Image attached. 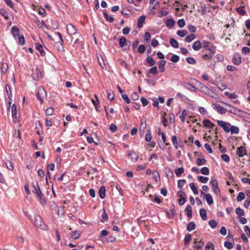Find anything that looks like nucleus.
<instances>
[{"mask_svg": "<svg viewBox=\"0 0 250 250\" xmlns=\"http://www.w3.org/2000/svg\"><path fill=\"white\" fill-rule=\"evenodd\" d=\"M5 90H6V93L7 94L8 98L9 99L8 103H9V106H10L11 104H12V98H11L12 92H11L10 86L9 84L6 85ZM10 109V107H9L8 109Z\"/></svg>", "mask_w": 250, "mask_h": 250, "instance_id": "9b49d317", "label": "nucleus"}, {"mask_svg": "<svg viewBox=\"0 0 250 250\" xmlns=\"http://www.w3.org/2000/svg\"><path fill=\"white\" fill-rule=\"evenodd\" d=\"M216 52L214 51H209L208 53H206V54H204L202 55V58L204 60H210L214 55L215 54Z\"/></svg>", "mask_w": 250, "mask_h": 250, "instance_id": "2eb2a0df", "label": "nucleus"}, {"mask_svg": "<svg viewBox=\"0 0 250 250\" xmlns=\"http://www.w3.org/2000/svg\"><path fill=\"white\" fill-rule=\"evenodd\" d=\"M187 211V215L188 217L191 218L192 217V208L190 205L187 207L186 208Z\"/></svg>", "mask_w": 250, "mask_h": 250, "instance_id": "37998d69", "label": "nucleus"}, {"mask_svg": "<svg viewBox=\"0 0 250 250\" xmlns=\"http://www.w3.org/2000/svg\"><path fill=\"white\" fill-rule=\"evenodd\" d=\"M197 179L201 183H207L208 181V178L207 177H204L202 176H199L197 177Z\"/></svg>", "mask_w": 250, "mask_h": 250, "instance_id": "4c0bfd02", "label": "nucleus"}, {"mask_svg": "<svg viewBox=\"0 0 250 250\" xmlns=\"http://www.w3.org/2000/svg\"><path fill=\"white\" fill-rule=\"evenodd\" d=\"M12 116L14 123H17L18 121L19 117L17 116V106L15 104H13L11 107Z\"/></svg>", "mask_w": 250, "mask_h": 250, "instance_id": "0eeeda50", "label": "nucleus"}, {"mask_svg": "<svg viewBox=\"0 0 250 250\" xmlns=\"http://www.w3.org/2000/svg\"><path fill=\"white\" fill-rule=\"evenodd\" d=\"M32 187L33 188V192L34 194H36L37 192H38V190H41L37 183H32Z\"/></svg>", "mask_w": 250, "mask_h": 250, "instance_id": "052dcab7", "label": "nucleus"}, {"mask_svg": "<svg viewBox=\"0 0 250 250\" xmlns=\"http://www.w3.org/2000/svg\"><path fill=\"white\" fill-rule=\"evenodd\" d=\"M184 168L183 167L178 168L175 169V173L177 177H179L181 176V174L184 173Z\"/></svg>", "mask_w": 250, "mask_h": 250, "instance_id": "a19ab883", "label": "nucleus"}, {"mask_svg": "<svg viewBox=\"0 0 250 250\" xmlns=\"http://www.w3.org/2000/svg\"><path fill=\"white\" fill-rule=\"evenodd\" d=\"M99 195L101 199H104L105 196V188L104 186L100 188L99 190Z\"/></svg>", "mask_w": 250, "mask_h": 250, "instance_id": "5701e85b", "label": "nucleus"}, {"mask_svg": "<svg viewBox=\"0 0 250 250\" xmlns=\"http://www.w3.org/2000/svg\"><path fill=\"white\" fill-rule=\"evenodd\" d=\"M201 195L204 196V198H205V199L206 200V201L208 205H210L213 203V200L210 194H206L203 191H201Z\"/></svg>", "mask_w": 250, "mask_h": 250, "instance_id": "423d86ee", "label": "nucleus"}, {"mask_svg": "<svg viewBox=\"0 0 250 250\" xmlns=\"http://www.w3.org/2000/svg\"><path fill=\"white\" fill-rule=\"evenodd\" d=\"M207 162L205 159L198 158L196 160V164L198 166H202L205 165Z\"/></svg>", "mask_w": 250, "mask_h": 250, "instance_id": "a18cd8bd", "label": "nucleus"}, {"mask_svg": "<svg viewBox=\"0 0 250 250\" xmlns=\"http://www.w3.org/2000/svg\"><path fill=\"white\" fill-rule=\"evenodd\" d=\"M210 184L212 187L214 193L217 195H219L220 194V190L218 188V184L217 180L213 177L211 178L210 181Z\"/></svg>", "mask_w": 250, "mask_h": 250, "instance_id": "20e7f679", "label": "nucleus"}, {"mask_svg": "<svg viewBox=\"0 0 250 250\" xmlns=\"http://www.w3.org/2000/svg\"><path fill=\"white\" fill-rule=\"evenodd\" d=\"M186 181L185 180H178V183H177L178 187L179 188L181 189L183 188L184 185L185 184H186Z\"/></svg>", "mask_w": 250, "mask_h": 250, "instance_id": "69168bd1", "label": "nucleus"}, {"mask_svg": "<svg viewBox=\"0 0 250 250\" xmlns=\"http://www.w3.org/2000/svg\"><path fill=\"white\" fill-rule=\"evenodd\" d=\"M223 104H225V105H227V106H228L230 109H228L227 110V111H228V112L231 113H232L233 114H236L239 111V109L234 106H232L231 105H230V104L226 103H223Z\"/></svg>", "mask_w": 250, "mask_h": 250, "instance_id": "dca6fc26", "label": "nucleus"}, {"mask_svg": "<svg viewBox=\"0 0 250 250\" xmlns=\"http://www.w3.org/2000/svg\"><path fill=\"white\" fill-rule=\"evenodd\" d=\"M66 29L67 33L70 35H73L76 33L77 28L72 24H68L66 25Z\"/></svg>", "mask_w": 250, "mask_h": 250, "instance_id": "6e6552de", "label": "nucleus"}, {"mask_svg": "<svg viewBox=\"0 0 250 250\" xmlns=\"http://www.w3.org/2000/svg\"><path fill=\"white\" fill-rule=\"evenodd\" d=\"M245 198V195L244 192H240L237 197V201L238 202H240L244 200Z\"/></svg>", "mask_w": 250, "mask_h": 250, "instance_id": "3c124183", "label": "nucleus"}, {"mask_svg": "<svg viewBox=\"0 0 250 250\" xmlns=\"http://www.w3.org/2000/svg\"><path fill=\"white\" fill-rule=\"evenodd\" d=\"M171 140L174 147L176 149H178V142L177 140V137L175 135L172 136Z\"/></svg>", "mask_w": 250, "mask_h": 250, "instance_id": "49530a36", "label": "nucleus"}, {"mask_svg": "<svg viewBox=\"0 0 250 250\" xmlns=\"http://www.w3.org/2000/svg\"><path fill=\"white\" fill-rule=\"evenodd\" d=\"M237 12L240 15L244 16L246 14L244 6H240L236 9Z\"/></svg>", "mask_w": 250, "mask_h": 250, "instance_id": "393cba45", "label": "nucleus"}, {"mask_svg": "<svg viewBox=\"0 0 250 250\" xmlns=\"http://www.w3.org/2000/svg\"><path fill=\"white\" fill-rule=\"evenodd\" d=\"M146 18V17L144 15H142L139 18L137 24V26L139 28H141L143 27V23L145 22Z\"/></svg>", "mask_w": 250, "mask_h": 250, "instance_id": "f3484780", "label": "nucleus"}, {"mask_svg": "<svg viewBox=\"0 0 250 250\" xmlns=\"http://www.w3.org/2000/svg\"><path fill=\"white\" fill-rule=\"evenodd\" d=\"M166 213L167 214V217L169 218H172L174 216V214L175 213V210L174 209H170V212H169L168 211H166Z\"/></svg>", "mask_w": 250, "mask_h": 250, "instance_id": "8fccbe9b", "label": "nucleus"}, {"mask_svg": "<svg viewBox=\"0 0 250 250\" xmlns=\"http://www.w3.org/2000/svg\"><path fill=\"white\" fill-rule=\"evenodd\" d=\"M151 130L150 129H147L145 136V140L147 142H150L151 140Z\"/></svg>", "mask_w": 250, "mask_h": 250, "instance_id": "72a5a7b5", "label": "nucleus"}, {"mask_svg": "<svg viewBox=\"0 0 250 250\" xmlns=\"http://www.w3.org/2000/svg\"><path fill=\"white\" fill-rule=\"evenodd\" d=\"M186 61L188 63L191 64H195L196 63V60L194 58L191 57L187 58Z\"/></svg>", "mask_w": 250, "mask_h": 250, "instance_id": "bf43d9fd", "label": "nucleus"}, {"mask_svg": "<svg viewBox=\"0 0 250 250\" xmlns=\"http://www.w3.org/2000/svg\"><path fill=\"white\" fill-rule=\"evenodd\" d=\"M187 116V111L184 109L182 111V114L180 116L179 118L182 122H184L185 121V118Z\"/></svg>", "mask_w": 250, "mask_h": 250, "instance_id": "13d9d810", "label": "nucleus"}, {"mask_svg": "<svg viewBox=\"0 0 250 250\" xmlns=\"http://www.w3.org/2000/svg\"><path fill=\"white\" fill-rule=\"evenodd\" d=\"M229 132L230 131L231 134H237L239 132V128L236 126H230L229 128Z\"/></svg>", "mask_w": 250, "mask_h": 250, "instance_id": "c85d7f7f", "label": "nucleus"}, {"mask_svg": "<svg viewBox=\"0 0 250 250\" xmlns=\"http://www.w3.org/2000/svg\"><path fill=\"white\" fill-rule=\"evenodd\" d=\"M62 43V42L61 41L55 43V47H56L57 50L59 51H62L63 50L64 48Z\"/></svg>", "mask_w": 250, "mask_h": 250, "instance_id": "c756f323", "label": "nucleus"}, {"mask_svg": "<svg viewBox=\"0 0 250 250\" xmlns=\"http://www.w3.org/2000/svg\"><path fill=\"white\" fill-rule=\"evenodd\" d=\"M189 187L194 194L197 195L198 194L197 188L194 183H190L189 184Z\"/></svg>", "mask_w": 250, "mask_h": 250, "instance_id": "2f4dec72", "label": "nucleus"}, {"mask_svg": "<svg viewBox=\"0 0 250 250\" xmlns=\"http://www.w3.org/2000/svg\"><path fill=\"white\" fill-rule=\"evenodd\" d=\"M54 109L52 107L47 108L45 111V114L47 116H51L53 115Z\"/></svg>", "mask_w": 250, "mask_h": 250, "instance_id": "e2e57ef3", "label": "nucleus"}, {"mask_svg": "<svg viewBox=\"0 0 250 250\" xmlns=\"http://www.w3.org/2000/svg\"><path fill=\"white\" fill-rule=\"evenodd\" d=\"M208 224L210 226V227L213 229L216 228L217 225V222L214 220H210L208 222Z\"/></svg>", "mask_w": 250, "mask_h": 250, "instance_id": "338daca9", "label": "nucleus"}, {"mask_svg": "<svg viewBox=\"0 0 250 250\" xmlns=\"http://www.w3.org/2000/svg\"><path fill=\"white\" fill-rule=\"evenodd\" d=\"M166 63L165 60H161L159 62V68L161 72H163L165 71V65Z\"/></svg>", "mask_w": 250, "mask_h": 250, "instance_id": "b1692460", "label": "nucleus"}, {"mask_svg": "<svg viewBox=\"0 0 250 250\" xmlns=\"http://www.w3.org/2000/svg\"><path fill=\"white\" fill-rule=\"evenodd\" d=\"M215 109L218 113L221 114H225L227 111L226 109L220 105H216Z\"/></svg>", "mask_w": 250, "mask_h": 250, "instance_id": "4be33fe9", "label": "nucleus"}, {"mask_svg": "<svg viewBox=\"0 0 250 250\" xmlns=\"http://www.w3.org/2000/svg\"><path fill=\"white\" fill-rule=\"evenodd\" d=\"M196 38V36L193 34H191L188 36H187L185 38V41L188 42H190L191 41H192L193 40H194Z\"/></svg>", "mask_w": 250, "mask_h": 250, "instance_id": "e433bc0d", "label": "nucleus"}, {"mask_svg": "<svg viewBox=\"0 0 250 250\" xmlns=\"http://www.w3.org/2000/svg\"><path fill=\"white\" fill-rule=\"evenodd\" d=\"M200 215L202 219L205 221L207 220V212L206 210L204 208H201L200 209L199 211Z\"/></svg>", "mask_w": 250, "mask_h": 250, "instance_id": "bb28decb", "label": "nucleus"}, {"mask_svg": "<svg viewBox=\"0 0 250 250\" xmlns=\"http://www.w3.org/2000/svg\"><path fill=\"white\" fill-rule=\"evenodd\" d=\"M126 43V39L125 37H122L119 40V45L121 47H123L125 46Z\"/></svg>", "mask_w": 250, "mask_h": 250, "instance_id": "79ce46f5", "label": "nucleus"}, {"mask_svg": "<svg viewBox=\"0 0 250 250\" xmlns=\"http://www.w3.org/2000/svg\"><path fill=\"white\" fill-rule=\"evenodd\" d=\"M191 240V235L190 234H187L185 235L184 238V243L185 245L188 244L189 241Z\"/></svg>", "mask_w": 250, "mask_h": 250, "instance_id": "5fc2aeb1", "label": "nucleus"}, {"mask_svg": "<svg viewBox=\"0 0 250 250\" xmlns=\"http://www.w3.org/2000/svg\"><path fill=\"white\" fill-rule=\"evenodd\" d=\"M232 61L235 65H239L241 63V57L238 54H235L232 59Z\"/></svg>", "mask_w": 250, "mask_h": 250, "instance_id": "f8f14e48", "label": "nucleus"}, {"mask_svg": "<svg viewBox=\"0 0 250 250\" xmlns=\"http://www.w3.org/2000/svg\"><path fill=\"white\" fill-rule=\"evenodd\" d=\"M203 125L208 128H213L214 125L209 120L205 119L203 121Z\"/></svg>", "mask_w": 250, "mask_h": 250, "instance_id": "412c9836", "label": "nucleus"}, {"mask_svg": "<svg viewBox=\"0 0 250 250\" xmlns=\"http://www.w3.org/2000/svg\"><path fill=\"white\" fill-rule=\"evenodd\" d=\"M34 21L39 28L42 29H43L45 27L47 28L46 24L42 20L41 21L39 19L36 18Z\"/></svg>", "mask_w": 250, "mask_h": 250, "instance_id": "1a4fd4ad", "label": "nucleus"}, {"mask_svg": "<svg viewBox=\"0 0 250 250\" xmlns=\"http://www.w3.org/2000/svg\"><path fill=\"white\" fill-rule=\"evenodd\" d=\"M200 172L204 175H208L209 173V169L207 167H203L201 169Z\"/></svg>", "mask_w": 250, "mask_h": 250, "instance_id": "4d7b16f0", "label": "nucleus"}, {"mask_svg": "<svg viewBox=\"0 0 250 250\" xmlns=\"http://www.w3.org/2000/svg\"><path fill=\"white\" fill-rule=\"evenodd\" d=\"M206 250H214V246L211 243H208L205 247Z\"/></svg>", "mask_w": 250, "mask_h": 250, "instance_id": "774afa93", "label": "nucleus"}, {"mask_svg": "<svg viewBox=\"0 0 250 250\" xmlns=\"http://www.w3.org/2000/svg\"><path fill=\"white\" fill-rule=\"evenodd\" d=\"M195 226H196V225L194 222H193V221L190 222L187 225V229L189 231H191L195 229Z\"/></svg>", "mask_w": 250, "mask_h": 250, "instance_id": "a878e982", "label": "nucleus"}, {"mask_svg": "<svg viewBox=\"0 0 250 250\" xmlns=\"http://www.w3.org/2000/svg\"><path fill=\"white\" fill-rule=\"evenodd\" d=\"M11 32L14 37H19L20 36L19 29L16 26H13L12 28Z\"/></svg>", "mask_w": 250, "mask_h": 250, "instance_id": "473e14b6", "label": "nucleus"}, {"mask_svg": "<svg viewBox=\"0 0 250 250\" xmlns=\"http://www.w3.org/2000/svg\"><path fill=\"white\" fill-rule=\"evenodd\" d=\"M8 69V65L7 63L3 62L1 65V72L3 74H5Z\"/></svg>", "mask_w": 250, "mask_h": 250, "instance_id": "c9c22d12", "label": "nucleus"}, {"mask_svg": "<svg viewBox=\"0 0 250 250\" xmlns=\"http://www.w3.org/2000/svg\"><path fill=\"white\" fill-rule=\"evenodd\" d=\"M224 246L226 248H227L228 249L230 250V249H232V248L233 247V243H232L229 242H228V241H226L224 243Z\"/></svg>", "mask_w": 250, "mask_h": 250, "instance_id": "0e129e2a", "label": "nucleus"}, {"mask_svg": "<svg viewBox=\"0 0 250 250\" xmlns=\"http://www.w3.org/2000/svg\"><path fill=\"white\" fill-rule=\"evenodd\" d=\"M146 61L151 66H153L155 64V61L150 56L146 57Z\"/></svg>", "mask_w": 250, "mask_h": 250, "instance_id": "ea45409f", "label": "nucleus"}, {"mask_svg": "<svg viewBox=\"0 0 250 250\" xmlns=\"http://www.w3.org/2000/svg\"><path fill=\"white\" fill-rule=\"evenodd\" d=\"M128 156L131 160L134 161H136L138 159V155L134 151L128 152Z\"/></svg>", "mask_w": 250, "mask_h": 250, "instance_id": "6ab92c4d", "label": "nucleus"}, {"mask_svg": "<svg viewBox=\"0 0 250 250\" xmlns=\"http://www.w3.org/2000/svg\"><path fill=\"white\" fill-rule=\"evenodd\" d=\"M103 15L105 20L107 21H109L110 23H113L114 21V19L113 17L111 16H109L108 14L106 12H104L103 13Z\"/></svg>", "mask_w": 250, "mask_h": 250, "instance_id": "7c9ffc66", "label": "nucleus"}, {"mask_svg": "<svg viewBox=\"0 0 250 250\" xmlns=\"http://www.w3.org/2000/svg\"><path fill=\"white\" fill-rule=\"evenodd\" d=\"M235 213L237 215L240 216H243L244 215V211L241 208L238 207L235 209Z\"/></svg>", "mask_w": 250, "mask_h": 250, "instance_id": "09e8293b", "label": "nucleus"}, {"mask_svg": "<svg viewBox=\"0 0 250 250\" xmlns=\"http://www.w3.org/2000/svg\"><path fill=\"white\" fill-rule=\"evenodd\" d=\"M166 25L169 27V28H172L174 25L175 22L172 19H168L166 21Z\"/></svg>", "mask_w": 250, "mask_h": 250, "instance_id": "f704fd0d", "label": "nucleus"}, {"mask_svg": "<svg viewBox=\"0 0 250 250\" xmlns=\"http://www.w3.org/2000/svg\"><path fill=\"white\" fill-rule=\"evenodd\" d=\"M4 164H5L6 167L7 168V169H8L9 170H11V171L14 170V166L10 161H6V162H4Z\"/></svg>", "mask_w": 250, "mask_h": 250, "instance_id": "58836bf2", "label": "nucleus"}, {"mask_svg": "<svg viewBox=\"0 0 250 250\" xmlns=\"http://www.w3.org/2000/svg\"><path fill=\"white\" fill-rule=\"evenodd\" d=\"M194 244L195 245L194 248H202L204 246V243L202 240L197 241L194 240Z\"/></svg>", "mask_w": 250, "mask_h": 250, "instance_id": "c03bdc74", "label": "nucleus"}, {"mask_svg": "<svg viewBox=\"0 0 250 250\" xmlns=\"http://www.w3.org/2000/svg\"><path fill=\"white\" fill-rule=\"evenodd\" d=\"M188 33V32L186 30H178L177 32V35L180 37H184L186 36Z\"/></svg>", "mask_w": 250, "mask_h": 250, "instance_id": "de8ad7c7", "label": "nucleus"}, {"mask_svg": "<svg viewBox=\"0 0 250 250\" xmlns=\"http://www.w3.org/2000/svg\"><path fill=\"white\" fill-rule=\"evenodd\" d=\"M32 222L36 227L44 230L47 229V226L45 225L43 219L40 215L35 214L34 220H33Z\"/></svg>", "mask_w": 250, "mask_h": 250, "instance_id": "f257e3e1", "label": "nucleus"}, {"mask_svg": "<svg viewBox=\"0 0 250 250\" xmlns=\"http://www.w3.org/2000/svg\"><path fill=\"white\" fill-rule=\"evenodd\" d=\"M32 187L33 188V192L34 194H36L37 192H38V190H41L37 183H32Z\"/></svg>", "mask_w": 250, "mask_h": 250, "instance_id": "680f3d73", "label": "nucleus"}, {"mask_svg": "<svg viewBox=\"0 0 250 250\" xmlns=\"http://www.w3.org/2000/svg\"><path fill=\"white\" fill-rule=\"evenodd\" d=\"M203 47L204 48V50H202L203 52L206 51L216 52V46L207 41L203 42Z\"/></svg>", "mask_w": 250, "mask_h": 250, "instance_id": "f03ea898", "label": "nucleus"}, {"mask_svg": "<svg viewBox=\"0 0 250 250\" xmlns=\"http://www.w3.org/2000/svg\"><path fill=\"white\" fill-rule=\"evenodd\" d=\"M32 77L36 81L39 80L42 77V73L39 68H36L35 71L32 73Z\"/></svg>", "mask_w": 250, "mask_h": 250, "instance_id": "4468645a", "label": "nucleus"}, {"mask_svg": "<svg viewBox=\"0 0 250 250\" xmlns=\"http://www.w3.org/2000/svg\"><path fill=\"white\" fill-rule=\"evenodd\" d=\"M202 47V43L199 41H197L194 42L192 45V48L195 51L199 50Z\"/></svg>", "mask_w": 250, "mask_h": 250, "instance_id": "aec40b11", "label": "nucleus"}, {"mask_svg": "<svg viewBox=\"0 0 250 250\" xmlns=\"http://www.w3.org/2000/svg\"><path fill=\"white\" fill-rule=\"evenodd\" d=\"M35 46L36 49L39 51L42 56H44L45 55V53L43 50V46L42 44L39 43H35Z\"/></svg>", "mask_w": 250, "mask_h": 250, "instance_id": "a211bd4d", "label": "nucleus"}, {"mask_svg": "<svg viewBox=\"0 0 250 250\" xmlns=\"http://www.w3.org/2000/svg\"><path fill=\"white\" fill-rule=\"evenodd\" d=\"M35 194L39 198L40 204L42 205H45L46 203V201L43 197V194L41 190H38V192H37Z\"/></svg>", "mask_w": 250, "mask_h": 250, "instance_id": "9d476101", "label": "nucleus"}, {"mask_svg": "<svg viewBox=\"0 0 250 250\" xmlns=\"http://www.w3.org/2000/svg\"><path fill=\"white\" fill-rule=\"evenodd\" d=\"M95 97L96 98V100H92V102L94 105L95 108L97 111H98V104H99V100L98 99V97L96 95H95Z\"/></svg>", "mask_w": 250, "mask_h": 250, "instance_id": "6e6d98bb", "label": "nucleus"}, {"mask_svg": "<svg viewBox=\"0 0 250 250\" xmlns=\"http://www.w3.org/2000/svg\"><path fill=\"white\" fill-rule=\"evenodd\" d=\"M36 96L37 98L39 100L40 103L41 104H42L43 103V98L46 96V91L42 86H39L38 88V92Z\"/></svg>", "mask_w": 250, "mask_h": 250, "instance_id": "7ed1b4c3", "label": "nucleus"}, {"mask_svg": "<svg viewBox=\"0 0 250 250\" xmlns=\"http://www.w3.org/2000/svg\"><path fill=\"white\" fill-rule=\"evenodd\" d=\"M214 59L215 60V61H217L218 62H221L223 61L224 57L223 55H222L221 54H217L215 55Z\"/></svg>", "mask_w": 250, "mask_h": 250, "instance_id": "864d4df0", "label": "nucleus"}, {"mask_svg": "<svg viewBox=\"0 0 250 250\" xmlns=\"http://www.w3.org/2000/svg\"><path fill=\"white\" fill-rule=\"evenodd\" d=\"M217 124L219 126L222 127L225 131L226 132H229V129L230 126V124L229 123L223 121L218 120L217 121Z\"/></svg>", "mask_w": 250, "mask_h": 250, "instance_id": "39448f33", "label": "nucleus"}, {"mask_svg": "<svg viewBox=\"0 0 250 250\" xmlns=\"http://www.w3.org/2000/svg\"><path fill=\"white\" fill-rule=\"evenodd\" d=\"M80 236V233L78 231H74L71 233V237L74 239H78Z\"/></svg>", "mask_w": 250, "mask_h": 250, "instance_id": "603ef678", "label": "nucleus"}, {"mask_svg": "<svg viewBox=\"0 0 250 250\" xmlns=\"http://www.w3.org/2000/svg\"><path fill=\"white\" fill-rule=\"evenodd\" d=\"M169 43L170 45L175 48H177L179 47V43L174 38H170L169 40Z\"/></svg>", "mask_w": 250, "mask_h": 250, "instance_id": "cd10ccee", "label": "nucleus"}, {"mask_svg": "<svg viewBox=\"0 0 250 250\" xmlns=\"http://www.w3.org/2000/svg\"><path fill=\"white\" fill-rule=\"evenodd\" d=\"M237 154L239 157H242L246 154V149L245 146H241L238 147Z\"/></svg>", "mask_w": 250, "mask_h": 250, "instance_id": "ddd939ff", "label": "nucleus"}]
</instances>
